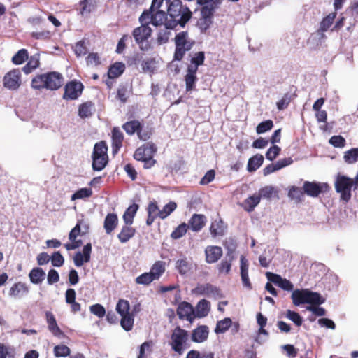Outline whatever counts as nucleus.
I'll return each mask as SVG.
<instances>
[{"label":"nucleus","instance_id":"8","mask_svg":"<svg viewBox=\"0 0 358 358\" xmlns=\"http://www.w3.org/2000/svg\"><path fill=\"white\" fill-rule=\"evenodd\" d=\"M152 31V29L146 23H141V26L133 30L132 36L141 50H150V45L148 39L151 36Z\"/></svg>","mask_w":358,"mask_h":358},{"label":"nucleus","instance_id":"37","mask_svg":"<svg viewBox=\"0 0 358 358\" xmlns=\"http://www.w3.org/2000/svg\"><path fill=\"white\" fill-rule=\"evenodd\" d=\"M93 108L94 104L91 101L82 103L79 106L78 115L83 119L90 117L92 115Z\"/></svg>","mask_w":358,"mask_h":358},{"label":"nucleus","instance_id":"52","mask_svg":"<svg viewBox=\"0 0 358 358\" xmlns=\"http://www.w3.org/2000/svg\"><path fill=\"white\" fill-rule=\"evenodd\" d=\"M129 93V90L127 86H120L117 92V98L124 103L127 101Z\"/></svg>","mask_w":358,"mask_h":358},{"label":"nucleus","instance_id":"62","mask_svg":"<svg viewBox=\"0 0 358 358\" xmlns=\"http://www.w3.org/2000/svg\"><path fill=\"white\" fill-rule=\"evenodd\" d=\"M329 143L336 148H343L345 145V139L341 136H333L329 139Z\"/></svg>","mask_w":358,"mask_h":358},{"label":"nucleus","instance_id":"10","mask_svg":"<svg viewBox=\"0 0 358 358\" xmlns=\"http://www.w3.org/2000/svg\"><path fill=\"white\" fill-rule=\"evenodd\" d=\"M193 293L214 299H219L223 297L221 290L210 283L198 285L194 289Z\"/></svg>","mask_w":358,"mask_h":358},{"label":"nucleus","instance_id":"56","mask_svg":"<svg viewBox=\"0 0 358 358\" xmlns=\"http://www.w3.org/2000/svg\"><path fill=\"white\" fill-rule=\"evenodd\" d=\"M55 357H66L70 354V349L65 345H58L54 348Z\"/></svg>","mask_w":358,"mask_h":358},{"label":"nucleus","instance_id":"17","mask_svg":"<svg viewBox=\"0 0 358 358\" xmlns=\"http://www.w3.org/2000/svg\"><path fill=\"white\" fill-rule=\"evenodd\" d=\"M177 315L179 318L192 322L194 319V310L190 303L184 301L179 304Z\"/></svg>","mask_w":358,"mask_h":358},{"label":"nucleus","instance_id":"14","mask_svg":"<svg viewBox=\"0 0 358 358\" xmlns=\"http://www.w3.org/2000/svg\"><path fill=\"white\" fill-rule=\"evenodd\" d=\"M266 276L270 282L274 283L284 290L292 291L294 288L293 284L289 280L282 278L278 274H275L271 272H266Z\"/></svg>","mask_w":358,"mask_h":358},{"label":"nucleus","instance_id":"43","mask_svg":"<svg viewBox=\"0 0 358 358\" xmlns=\"http://www.w3.org/2000/svg\"><path fill=\"white\" fill-rule=\"evenodd\" d=\"M169 29H160L157 34V43L159 45L166 44L169 42V37L171 36V31Z\"/></svg>","mask_w":358,"mask_h":358},{"label":"nucleus","instance_id":"9","mask_svg":"<svg viewBox=\"0 0 358 358\" xmlns=\"http://www.w3.org/2000/svg\"><path fill=\"white\" fill-rule=\"evenodd\" d=\"M166 12L163 10H145L139 17L141 23L150 24L157 27L164 24L166 27Z\"/></svg>","mask_w":358,"mask_h":358},{"label":"nucleus","instance_id":"7","mask_svg":"<svg viewBox=\"0 0 358 358\" xmlns=\"http://www.w3.org/2000/svg\"><path fill=\"white\" fill-rule=\"evenodd\" d=\"M108 148L104 141L95 144L92 153V169L94 171L103 170L108 163Z\"/></svg>","mask_w":358,"mask_h":358},{"label":"nucleus","instance_id":"4","mask_svg":"<svg viewBox=\"0 0 358 358\" xmlns=\"http://www.w3.org/2000/svg\"><path fill=\"white\" fill-rule=\"evenodd\" d=\"M291 298L292 303L296 306L305 303L320 305L324 302V299L320 294L312 292L308 289H296L294 290Z\"/></svg>","mask_w":358,"mask_h":358},{"label":"nucleus","instance_id":"47","mask_svg":"<svg viewBox=\"0 0 358 358\" xmlns=\"http://www.w3.org/2000/svg\"><path fill=\"white\" fill-rule=\"evenodd\" d=\"M303 192H303L300 187L292 186L289 189L288 196L290 199L295 200L296 202H299L301 201Z\"/></svg>","mask_w":358,"mask_h":358},{"label":"nucleus","instance_id":"60","mask_svg":"<svg viewBox=\"0 0 358 358\" xmlns=\"http://www.w3.org/2000/svg\"><path fill=\"white\" fill-rule=\"evenodd\" d=\"M280 152V148L278 145H273L271 147L266 153V158L269 161L274 160Z\"/></svg>","mask_w":358,"mask_h":358},{"label":"nucleus","instance_id":"24","mask_svg":"<svg viewBox=\"0 0 358 358\" xmlns=\"http://www.w3.org/2000/svg\"><path fill=\"white\" fill-rule=\"evenodd\" d=\"M118 224V217L115 213H108L104 220L103 228L107 234H110Z\"/></svg>","mask_w":358,"mask_h":358},{"label":"nucleus","instance_id":"46","mask_svg":"<svg viewBox=\"0 0 358 358\" xmlns=\"http://www.w3.org/2000/svg\"><path fill=\"white\" fill-rule=\"evenodd\" d=\"M210 234L213 237L221 236L223 234V222L222 220L214 221L210 228Z\"/></svg>","mask_w":358,"mask_h":358},{"label":"nucleus","instance_id":"44","mask_svg":"<svg viewBox=\"0 0 358 358\" xmlns=\"http://www.w3.org/2000/svg\"><path fill=\"white\" fill-rule=\"evenodd\" d=\"M343 159L348 164H354L358 161V148H352L344 153Z\"/></svg>","mask_w":358,"mask_h":358},{"label":"nucleus","instance_id":"23","mask_svg":"<svg viewBox=\"0 0 358 358\" xmlns=\"http://www.w3.org/2000/svg\"><path fill=\"white\" fill-rule=\"evenodd\" d=\"M46 322L49 331L55 336L59 337L63 334L62 330L57 325L56 319L50 311L45 312Z\"/></svg>","mask_w":358,"mask_h":358},{"label":"nucleus","instance_id":"63","mask_svg":"<svg viewBox=\"0 0 358 358\" xmlns=\"http://www.w3.org/2000/svg\"><path fill=\"white\" fill-rule=\"evenodd\" d=\"M95 4V0H84L81 2L82 8L81 13L83 15L89 13L94 8Z\"/></svg>","mask_w":358,"mask_h":358},{"label":"nucleus","instance_id":"42","mask_svg":"<svg viewBox=\"0 0 358 358\" xmlns=\"http://www.w3.org/2000/svg\"><path fill=\"white\" fill-rule=\"evenodd\" d=\"M29 58L28 51L26 49L20 50L12 58V62L16 65L22 64Z\"/></svg>","mask_w":358,"mask_h":358},{"label":"nucleus","instance_id":"11","mask_svg":"<svg viewBox=\"0 0 358 358\" xmlns=\"http://www.w3.org/2000/svg\"><path fill=\"white\" fill-rule=\"evenodd\" d=\"M3 82L6 88L11 90L18 89L21 85L20 70L19 69H14L6 73Z\"/></svg>","mask_w":358,"mask_h":358},{"label":"nucleus","instance_id":"51","mask_svg":"<svg viewBox=\"0 0 358 358\" xmlns=\"http://www.w3.org/2000/svg\"><path fill=\"white\" fill-rule=\"evenodd\" d=\"M74 52L77 57H81L86 55L88 52V48L84 41H80L74 46Z\"/></svg>","mask_w":358,"mask_h":358},{"label":"nucleus","instance_id":"2","mask_svg":"<svg viewBox=\"0 0 358 358\" xmlns=\"http://www.w3.org/2000/svg\"><path fill=\"white\" fill-rule=\"evenodd\" d=\"M63 83V77L60 73L56 71L38 74L31 80V87L34 89H48L55 90L59 89Z\"/></svg>","mask_w":358,"mask_h":358},{"label":"nucleus","instance_id":"38","mask_svg":"<svg viewBox=\"0 0 358 358\" xmlns=\"http://www.w3.org/2000/svg\"><path fill=\"white\" fill-rule=\"evenodd\" d=\"M120 324L122 327L127 331L132 329L134 322V315L131 313L127 315H121Z\"/></svg>","mask_w":358,"mask_h":358},{"label":"nucleus","instance_id":"45","mask_svg":"<svg viewBox=\"0 0 358 358\" xmlns=\"http://www.w3.org/2000/svg\"><path fill=\"white\" fill-rule=\"evenodd\" d=\"M336 17V13H331L326 16L320 22V28L321 31H327L333 24V22Z\"/></svg>","mask_w":358,"mask_h":358},{"label":"nucleus","instance_id":"33","mask_svg":"<svg viewBox=\"0 0 358 358\" xmlns=\"http://www.w3.org/2000/svg\"><path fill=\"white\" fill-rule=\"evenodd\" d=\"M29 276L31 282L37 285L41 283L45 279V273L42 268L36 267L30 271Z\"/></svg>","mask_w":358,"mask_h":358},{"label":"nucleus","instance_id":"18","mask_svg":"<svg viewBox=\"0 0 358 358\" xmlns=\"http://www.w3.org/2000/svg\"><path fill=\"white\" fill-rule=\"evenodd\" d=\"M112 152L115 155L118 152L122 145L124 140L123 133L119 127H114L111 132Z\"/></svg>","mask_w":358,"mask_h":358},{"label":"nucleus","instance_id":"53","mask_svg":"<svg viewBox=\"0 0 358 358\" xmlns=\"http://www.w3.org/2000/svg\"><path fill=\"white\" fill-rule=\"evenodd\" d=\"M273 126V121L268 120H266V121H264V122H262L261 123H259L256 128V131L259 134H263V133H265V132L271 130L272 129Z\"/></svg>","mask_w":358,"mask_h":358},{"label":"nucleus","instance_id":"16","mask_svg":"<svg viewBox=\"0 0 358 358\" xmlns=\"http://www.w3.org/2000/svg\"><path fill=\"white\" fill-rule=\"evenodd\" d=\"M325 183L320 184L314 182L306 181L303 183V189L304 193L312 197H317L323 190L327 188Z\"/></svg>","mask_w":358,"mask_h":358},{"label":"nucleus","instance_id":"20","mask_svg":"<svg viewBox=\"0 0 358 358\" xmlns=\"http://www.w3.org/2000/svg\"><path fill=\"white\" fill-rule=\"evenodd\" d=\"M208 334V327L206 325H201L192 331V341L195 343L204 342L207 340Z\"/></svg>","mask_w":358,"mask_h":358},{"label":"nucleus","instance_id":"27","mask_svg":"<svg viewBox=\"0 0 358 358\" xmlns=\"http://www.w3.org/2000/svg\"><path fill=\"white\" fill-rule=\"evenodd\" d=\"M29 292L28 287L25 285V284L22 282H17L14 284L9 292V295L12 297L19 298L22 296L27 294Z\"/></svg>","mask_w":358,"mask_h":358},{"label":"nucleus","instance_id":"41","mask_svg":"<svg viewBox=\"0 0 358 358\" xmlns=\"http://www.w3.org/2000/svg\"><path fill=\"white\" fill-rule=\"evenodd\" d=\"M116 311L120 315H124L131 313L130 304L128 301L125 299H120L116 305Z\"/></svg>","mask_w":358,"mask_h":358},{"label":"nucleus","instance_id":"35","mask_svg":"<svg viewBox=\"0 0 358 358\" xmlns=\"http://www.w3.org/2000/svg\"><path fill=\"white\" fill-rule=\"evenodd\" d=\"M138 209V206L136 203L131 205L124 212L123 220L127 225H131L133 223L134 217Z\"/></svg>","mask_w":358,"mask_h":358},{"label":"nucleus","instance_id":"57","mask_svg":"<svg viewBox=\"0 0 358 358\" xmlns=\"http://www.w3.org/2000/svg\"><path fill=\"white\" fill-rule=\"evenodd\" d=\"M51 264L53 266L60 267L64 263V259L59 252H55L50 257Z\"/></svg>","mask_w":358,"mask_h":358},{"label":"nucleus","instance_id":"6","mask_svg":"<svg viewBox=\"0 0 358 358\" xmlns=\"http://www.w3.org/2000/svg\"><path fill=\"white\" fill-rule=\"evenodd\" d=\"M174 43L176 48L173 58L175 60L181 61L185 53L192 48L195 41L189 37L187 31H182L176 35Z\"/></svg>","mask_w":358,"mask_h":358},{"label":"nucleus","instance_id":"31","mask_svg":"<svg viewBox=\"0 0 358 358\" xmlns=\"http://www.w3.org/2000/svg\"><path fill=\"white\" fill-rule=\"evenodd\" d=\"M40 64V57L38 54H35L29 58L27 64L22 68V71L26 73L29 74L32 72L34 69L38 68Z\"/></svg>","mask_w":358,"mask_h":358},{"label":"nucleus","instance_id":"58","mask_svg":"<svg viewBox=\"0 0 358 358\" xmlns=\"http://www.w3.org/2000/svg\"><path fill=\"white\" fill-rule=\"evenodd\" d=\"M91 313L97 316L99 318H102L106 315V310L104 307L99 303L92 305L90 308Z\"/></svg>","mask_w":358,"mask_h":358},{"label":"nucleus","instance_id":"21","mask_svg":"<svg viewBox=\"0 0 358 358\" xmlns=\"http://www.w3.org/2000/svg\"><path fill=\"white\" fill-rule=\"evenodd\" d=\"M206 222V217L201 214H194L190 218L188 227L195 232L202 229Z\"/></svg>","mask_w":358,"mask_h":358},{"label":"nucleus","instance_id":"15","mask_svg":"<svg viewBox=\"0 0 358 358\" xmlns=\"http://www.w3.org/2000/svg\"><path fill=\"white\" fill-rule=\"evenodd\" d=\"M92 252L91 243L86 244L83 249L82 252H77L73 257V262L76 266L80 267L84 263H87L90 261Z\"/></svg>","mask_w":358,"mask_h":358},{"label":"nucleus","instance_id":"36","mask_svg":"<svg viewBox=\"0 0 358 358\" xmlns=\"http://www.w3.org/2000/svg\"><path fill=\"white\" fill-rule=\"evenodd\" d=\"M122 128L127 134L133 135L136 132L138 134V131L142 129V125L139 121L132 120L124 123Z\"/></svg>","mask_w":358,"mask_h":358},{"label":"nucleus","instance_id":"59","mask_svg":"<svg viewBox=\"0 0 358 358\" xmlns=\"http://www.w3.org/2000/svg\"><path fill=\"white\" fill-rule=\"evenodd\" d=\"M274 193V187L272 186H266L259 190L258 196L263 199H270Z\"/></svg>","mask_w":358,"mask_h":358},{"label":"nucleus","instance_id":"3","mask_svg":"<svg viewBox=\"0 0 358 358\" xmlns=\"http://www.w3.org/2000/svg\"><path fill=\"white\" fill-rule=\"evenodd\" d=\"M335 189L340 194L341 200L347 203L352 197V189H358V174L352 179L338 173L336 178Z\"/></svg>","mask_w":358,"mask_h":358},{"label":"nucleus","instance_id":"50","mask_svg":"<svg viewBox=\"0 0 358 358\" xmlns=\"http://www.w3.org/2000/svg\"><path fill=\"white\" fill-rule=\"evenodd\" d=\"M188 228L189 227L186 223H182L171 233V238L173 239H178L181 238L185 234Z\"/></svg>","mask_w":358,"mask_h":358},{"label":"nucleus","instance_id":"49","mask_svg":"<svg viewBox=\"0 0 358 358\" xmlns=\"http://www.w3.org/2000/svg\"><path fill=\"white\" fill-rule=\"evenodd\" d=\"M177 205L175 202L171 201L169 203L166 204L162 210H160L159 217L161 219H165L172 212L175 210Z\"/></svg>","mask_w":358,"mask_h":358},{"label":"nucleus","instance_id":"5","mask_svg":"<svg viewBox=\"0 0 358 358\" xmlns=\"http://www.w3.org/2000/svg\"><path fill=\"white\" fill-rule=\"evenodd\" d=\"M189 333L187 331L176 327L172 331L169 345L173 351L178 355H181L189 348L188 344Z\"/></svg>","mask_w":358,"mask_h":358},{"label":"nucleus","instance_id":"64","mask_svg":"<svg viewBox=\"0 0 358 358\" xmlns=\"http://www.w3.org/2000/svg\"><path fill=\"white\" fill-rule=\"evenodd\" d=\"M212 23L211 19L201 17L197 22V25L199 29L203 32L206 31L210 26Z\"/></svg>","mask_w":358,"mask_h":358},{"label":"nucleus","instance_id":"13","mask_svg":"<svg viewBox=\"0 0 358 358\" xmlns=\"http://www.w3.org/2000/svg\"><path fill=\"white\" fill-rule=\"evenodd\" d=\"M157 151L155 144L148 143L139 147L134 152V157L138 161H143L154 156Z\"/></svg>","mask_w":358,"mask_h":358},{"label":"nucleus","instance_id":"55","mask_svg":"<svg viewBox=\"0 0 358 358\" xmlns=\"http://www.w3.org/2000/svg\"><path fill=\"white\" fill-rule=\"evenodd\" d=\"M286 317L292 321L297 327L302 324V317L296 312L290 310H287Z\"/></svg>","mask_w":358,"mask_h":358},{"label":"nucleus","instance_id":"40","mask_svg":"<svg viewBox=\"0 0 358 358\" xmlns=\"http://www.w3.org/2000/svg\"><path fill=\"white\" fill-rule=\"evenodd\" d=\"M232 325V321L230 318L226 317L224 320L217 322L215 332L216 334H223Z\"/></svg>","mask_w":358,"mask_h":358},{"label":"nucleus","instance_id":"25","mask_svg":"<svg viewBox=\"0 0 358 358\" xmlns=\"http://www.w3.org/2000/svg\"><path fill=\"white\" fill-rule=\"evenodd\" d=\"M135 233L136 230L134 228L125 224V225L122 227L120 232L117 235V238L122 243H125L135 235Z\"/></svg>","mask_w":358,"mask_h":358},{"label":"nucleus","instance_id":"61","mask_svg":"<svg viewBox=\"0 0 358 358\" xmlns=\"http://www.w3.org/2000/svg\"><path fill=\"white\" fill-rule=\"evenodd\" d=\"M217 6H204L201 10V17L211 19Z\"/></svg>","mask_w":358,"mask_h":358},{"label":"nucleus","instance_id":"1","mask_svg":"<svg viewBox=\"0 0 358 358\" xmlns=\"http://www.w3.org/2000/svg\"><path fill=\"white\" fill-rule=\"evenodd\" d=\"M166 10V29L184 28L192 17V12L180 0H169Z\"/></svg>","mask_w":358,"mask_h":358},{"label":"nucleus","instance_id":"30","mask_svg":"<svg viewBox=\"0 0 358 358\" xmlns=\"http://www.w3.org/2000/svg\"><path fill=\"white\" fill-rule=\"evenodd\" d=\"M125 65L122 62H115L108 69V77L113 79L119 77L124 71Z\"/></svg>","mask_w":358,"mask_h":358},{"label":"nucleus","instance_id":"12","mask_svg":"<svg viewBox=\"0 0 358 358\" xmlns=\"http://www.w3.org/2000/svg\"><path fill=\"white\" fill-rule=\"evenodd\" d=\"M83 90V85L80 82L71 81L65 85L63 99L65 100L77 99L81 95Z\"/></svg>","mask_w":358,"mask_h":358},{"label":"nucleus","instance_id":"39","mask_svg":"<svg viewBox=\"0 0 358 358\" xmlns=\"http://www.w3.org/2000/svg\"><path fill=\"white\" fill-rule=\"evenodd\" d=\"M92 189L91 188L83 187L73 194L71 196V200L76 201L77 199H85L90 198L92 195Z\"/></svg>","mask_w":358,"mask_h":358},{"label":"nucleus","instance_id":"32","mask_svg":"<svg viewBox=\"0 0 358 358\" xmlns=\"http://www.w3.org/2000/svg\"><path fill=\"white\" fill-rule=\"evenodd\" d=\"M264 162V157L262 155H256L250 158L248 162L247 169L249 172L255 171L259 168Z\"/></svg>","mask_w":358,"mask_h":358},{"label":"nucleus","instance_id":"26","mask_svg":"<svg viewBox=\"0 0 358 358\" xmlns=\"http://www.w3.org/2000/svg\"><path fill=\"white\" fill-rule=\"evenodd\" d=\"M210 310V303L206 300H201L196 306V309L194 310V318L199 317L201 318L206 317Z\"/></svg>","mask_w":358,"mask_h":358},{"label":"nucleus","instance_id":"48","mask_svg":"<svg viewBox=\"0 0 358 358\" xmlns=\"http://www.w3.org/2000/svg\"><path fill=\"white\" fill-rule=\"evenodd\" d=\"M155 279L153 278V276L151 275L150 272L148 273H144L139 276H138L135 282L136 284L138 285H150L153 280Z\"/></svg>","mask_w":358,"mask_h":358},{"label":"nucleus","instance_id":"28","mask_svg":"<svg viewBox=\"0 0 358 358\" xmlns=\"http://www.w3.org/2000/svg\"><path fill=\"white\" fill-rule=\"evenodd\" d=\"M259 202L260 196H258L257 194H253L245 199L242 203L241 206L245 210L251 212L259 203Z\"/></svg>","mask_w":358,"mask_h":358},{"label":"nucleus","instance_id":"19","mask_svg":"<svg viewBox=\"0 0 358 358\" xmlns=\"http://www.w3.org/2000/svg\"><path fill=\"white\" fill-rule=\"evenodd\" d=\"M241 262V277L243 285L248 289H252V285L248 276V262L244 255H241L240 258Z\"/></svg>","mask_w":358,"mask_h":358},{"label":"nucleus","instance_id":"54","mask_svg":"<svg viewBox=\"0 0 358 358\" xmlns=\"http://www.w3.org/2000/svg\"><path fill=\"white\" fill-rule=\"evenodd\" d=\"M197 80L196 75L187 74L185 76V81L186 85V90L187 92L192 91L195 87V84Z\"/></svg>","mask_w":358,"mask_h":358},{"label":"nucleus","instance_id":"34","mask_svg":"<svg viewBox=\"0 0 358 358\" xmlns=\"http://www.w3.org/2000/svg\"><path fill=\"white\" fill-rule=\"evenodd\" d=\"M165 262L163 261H157L151 267L150 273L155 280H157L165 272Z\"/></svg>","mask_w":358,"mask_h":358},{"label":"nucleus","instance_id":"22","mask_svg":"<svg viewBox=\"0 0 358 358\" xmlns=\"http://www.w3.org/2000/svg\"><path fill=\"white\" fill-rule=\"evenodd\" d=\"M206 259L209 264L216 262L222 255V250L219 246H208L205 250Z\"/></svg>","mask_w":358,"mask_h":358},{"label":"nucleus","instance_id":"29","mask_svg":"<svg viewBox=\"0 0 358 358\" xmlns=\"http://www.w3.org/2000/svg\"><path fill=\"white\" fill-rule=\"evenodd\" d=\"M176 268L180 275L187 274L192 268V264L187 258L178 259L176 263Z\"/></svg>","mask_w":358,"mask_h":358}]
</instances>
